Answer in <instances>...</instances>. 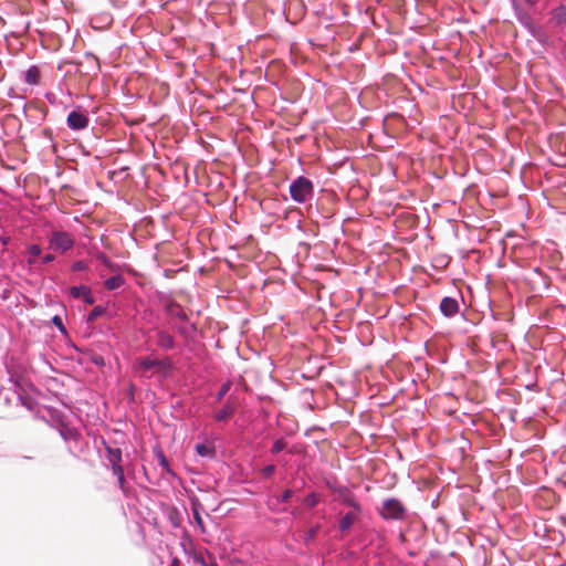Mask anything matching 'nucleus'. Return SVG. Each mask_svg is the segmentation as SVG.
Instances as JSON below:
<instances>
[{"label": "nucleus", "mask_w": 566, "mask_h": 566, "mask_svg": "<svg viewBox=\"0 0 566 566\" xmlns=\"http://www.w3.org/2000/svg\"><path fill=\"white\" fill-rule=\"evenodd\" d=\"M195 450L202 458H208V459L216 458V444L212 439H205L203 441L198 442L195 446Z\"/></svg>", "instance_id": "6"}, {"label": "nucleus", "mask_w": 566, "mask_h": 566, "mask_svg": "<svg viewBox=\"0 0 566 566\" xmlns=\"http://www.w3.org/2000/svg\"><path fill=\"white\" fill-rule=\"evenodd\" d=\"M231 388V382H226L221 386L219 392H218V398L221 399Z\"/></svg>", "instance_id": "26"}, {"label": "nucleus", "mask_w": 566, "mask_h": 566, "mask_svg": "<svg viewBox=\"0 0 566 566\" xmlns=\"http://www.w3.org/2000/svg\"><path fill=\"white\" fill-rule=\"evenodd\" d=\"M52 321L61 332H65L62 318L60 316L55 315Z\"/></svg>", "instance_id": "29"}, {"label": "nucleus", "mask_w": 566, "mask_h": 566, "mask_svg": "<svg viewBox=\"0 0 566 566\" xmlns=\"http://www.w3.org/2000/svg\"><path fill=\"white\" fill-rule=\"evenodd\" d=\"M29 263L33 264L34 263L33 259H29Z\"/></svg>", "instance_id": "38"}, {"label": "nucleus", "mask_w": 566, "mask_h": 566, "mask_svg": "<svg viewBox=\"0 0 566 566\" xmlns=\"http://www.w3.org/2000/svg\"><path fill=\"white\" fill-rule=\"evenodd\" d=\"M40 72L35 66L30 67L25 73V82L31 85L39 83Z\"/></svg>", "instance_id": "15"}, {"label": "nucleus", "mask_w": 566, "mask_h": 566, "mask_svg": "<svg viewBox=\"0 0 566 566\" xmlns=\"http://www.w3.org/2000/svg\"><path fill=\"white\" fill-rule=\"evenodd\" d=\"M313 192L314 187L312 181L304 176L297 177L290 185L291 198L297 203H304L310 200L313 196Z\"/></svg>", "instance_id": "1"}, {"label": "nucleus", "mask_w": 566, "mask_h": 566, "mask_svg": "<svg viewBox=\"0 0 566 566\" xmlns=\"http://www.w3.org/2000/svg\"><path fill=\"white\" fill-rule=\"evenodd\" d=\"M97 260L111 270H115L116 268V265L104 253L98 254Z\"/></svg>", "instance_id": "20"}, {"label": "nucleus", "mask_w": 566, "mask_h": 566, "mask_svg": "<svg viewBox=\"0 0 566 566\" xmlns=\"http://www.w3.org/2000/svg\"><path fill=\"white\" fill-rule=\"evenodd\" d=\"M170 313L176 315L177 317H179L182 321H187L188 319L186 313L178 305L171 306L170 307Z\"/></svg>", "instance_id": "21"}, {"label": "nucleus", "mask_w": 566, "mask_h": 566, "mask_svg": "<svg viewBox=\"0 0 566 566\" xmlns=\"http://www.w3.org/2000/svg\"><path fill=\"white\" fill-rule=\"evenodd\" d=\"M105 313V308L101 305L98 306H95L91 313L88 314L87 316V322L88 323H92L94 322L97 317L102 316L103 314Z\"/></svg>", "instance_id": "17"}, {"label": "nucleus", "mask_w": 566, "mask_h": 566, "mask_svg": "<svg viewBox=\"0 0 566 566\" xmlns=\"http://www.w3.org/2000/svg\"><path fill=\"white\" fill-rule=\"evenodd\" d=\"M60 432L64 439L74 438L77 436V430L75 427H61Z\"/></svg>", "instance_id": "18"}, {"label": "nucleus", "mask_w": 566, "mask_h": 566, "mask_svg": "<svg viewBox=\"0 0 566 566\" xmlns=\"http://www.w3.org/2000/svg\"><path fill=\"white\" fill-rule=\"evenodd\" d=\"M318 503V497L315 493H311L308 494L305 499H304V504L308 507H314L316 506Z\"/></svg>", "instance_id": "19"}, {"label": "nucleus", "mask_w": 566, "mask_h": 566, "mask_svg": "<svg viewBox=\"0 0 566 566\" xmlns=\"http://www.w3.org/2000/svg\"><path fill=\"white\" fill-rule=\"evenodd\" d=\"M54 259H55V256L53 254L49 253L43 256L42 262L50 263V262L54 261Z\"/></svg>", "instance_id": "32"}, {"label": "nucleus", "mask_w": 566, "mask_h": 566, "mask_svg": "<svg viewBox=\"0 0 566 566\" xmlns=\"http://www.w3.org/2000/svg\"><path fill=\"white\" fill-rule=\"evenodd\" d=\"M286 447V442L283 439H277L272 446V452L279 453Z\"/></svg>", "instance_id": "22"}, {"label": "nucleus", "mask_w": 566, "mask_h": 566, "mask_svg": "<svg viewBox=\"0 0 566 566\" xmlns=\"http://www.w3.org/2000/svg\"><path fill=\"white\" fill-rule=\"evenodd\" d=\"M538 0H526L527 3L530 4H535Z\"/></svg>", "instance_id": "37"}, {"label": "nucleus", "mask_w": 566, "mask_h": 566, "mask_svg": "<svg viewBox=\"0 0 566 566\" xmlns=\"http://www.w3.org/2000/svg\"><path fill=\"white\" fill-rule=\"evenodd\" d=\"M117 481H118V484H119L120 489H123V490H124V485H125V475L123 474V475L118 476V478H117Z\"/></svg>", "instance_id": "33"}, {"label": "nucleus", "mask_w": 566, "mask_h": 566, "mask_svg": "<svg viewBox=\"0 0 566 566\" xmlns=\"http://www.w3.org/2000/svg\"><path fill=\"white\" fill-rule=\"evenodd\" d=\"M168 360H158L144 358L139 360V369L143 374L148 373L151 369H156L158 371H165L169 367Z\"/></svg>", "instance_id": "5"}, {"label": "nucleus", "mask_w": 566, "mask_h": 566, "mask_svg": "<svg viewBox=\"0 0 566 566\" xmlns=\"http://www.w3.org/2000/svg\"><path fill=\"white\" fill-rule=\"evenodd\" d=\"M232 412H233V408L230 406H226L216 413V419H217V421H226V420H228L229 416Z\"/></svg>", "instance_id": "16"}, {"label": "nucleus", "mask_w": 566, "mask_h": 566, "mask_svg": "<svg viewBox=\"0 0 566 566\" xmlns=\"http://www.w3.org/2000/svg\"><path fill=\"white\" fill-rule=\"evenodd\" d=\"M200 563H201L202 566H217V564H214V563L208 564L203 559H200Z\"/></svg>", "instance_id": "36"}, {"label": "nucleus", "mask_w": 566, "mask_h": 566, "mask_svg": "<svg viewBox=\"0 0 566 566\" xmlns=\"http://www.w3.org/2000/svg\"><path fill=\"white\" fill-rule=\"evenodd\" d=\"M108 452V460L112 464H120L122 450L119 448L106 447Z\"/></svg>", "instance_id": "14"}, {"label": "nucleus", "mask_w": 566, "mask_h": 566, "mask_svg": "<svg viewBox=\"0 0 566 566\" xmlns=\"http://www.w3.org/2000/svg\"><path fill=\"white\" fill-rule=\"evenodd\" d=\"M275 472V467L273 464L266 465L262 469V474L265 478H270Z\"/></svg>", "instance_id": "27"}, {"label": "nucleus", "mask_w": 566, "mask_h": 566, "mask_svg": "<svg viewBox=\"0 0 566 566\" xmlns=\"http://www.w3.org/2000/svg\"><path fill=\"white\" fill-rule=\"evenodd\" d=\"M125 283V279L120 274L111 276L104 282V286L108 291H114L122 287Z\"/></svg>", "instance_id": "11"}, {"label": "nucleus", "mask_w": 566, "mask_h": 566, "mask_svg": "<svg viewBox=\"0 0 566 566\" xmlns=\"http://www.w3.org/2000/svg\"><path fill=\"white\" fill-rule=\"evenodd\" d=\"M157 344L161 348L170 349L175 345L174 337L165 331H158L157 332Z\"/></svg>", "instance_id": "9"}, {"label": "nucleus", "mask_w": 566, "mask_h": 566, "mask_svg": "<svg viewBox=\"0 0 566 566\" xmlns=\"http://www.w3.org/2000/svg\"><path fill=\"white\" fill-rule=\"evenodd\" d=\"M292 496L291 490H285L282 494V496L276 499V502H287Z\"/></svg>", "instance_id": "30"}, {"label": "nucleus", "mask_w": 566, "mask_h": 566, "mask_svg": "<svg viewBox=\"0 0 566 566\" xmlns=\"http://www.w3.org/2000/svg\"><path fill=\"white\" fill-rule=\"evenodd\" d=\"M379 513L386 520H402L406 514V507L399 500L388 499L382 502Z\"/></svg>", "instance_id": "3"}, {"label": "nucleus", "mask_w": 566, "mask_h": 566, "mask_svg": "<svg viewBox=\"0 0 566 566\" xmlns=\"http://www.w3.org/2000/svg\"><path fill=\"white\" fill-rule=\"evenodd\" d=\"M317 531H318V526H315V527L310 528V530L305 533L304 541H305V542L312 541V539L316 536Z\"/></svg>", "instance_id": "24"}, {"label": "nucleus", "mask_w": 566, "mask_h": 566, "mask_svg": "<svg viewBox=\"0 0 566 566\" xmlns=\"http://www.w3.org/2000/svg\"><path fill=\"white\" fill-rule=\"evenodd\" d=\"M191 511H192V516H193V520H195L196 524L201 530V532L205 533L206 528H205L203 521H202V517H201V514H200L201 504L198 501L192 502Z\"/></svg>", "instance_id": "12"}, {"label": "nucleus", "mask_w": 566, "mask_h": 566, "mask_svg": "<svg viewBox=\"0 0 566 566\" xmlns=\"http://www.w3.org/2000/svg\"><path fill=\"white\" fill-rule=\"evenodd\" d=\"M29 254L32 256V258H36L41 254L42 250H41V247L38 245V244H32L31 247H29V250H28Z\"/></svg>", "instance_id": "23"}, {"label": "nucleus", "mask_w": 566, "mask_h": 566, "mask_svg": "<svg viewBox=\"0 0 566 566\" xmlns=\"http://www.w3.org/2000/svg\"><path fill=\"white\" fill-rule=\"evenodd\" d=\"M67 126L73 130H81L88 126V117L81 112L73 111L67 115Z\"/></svg>", "instance_id": "4"}, {"label": "nucleus", "mask_w": 566, "mask_h": 566, "mask_svg": "<svg viewBox=\"0 0 566 566\" xmlns=\"http://www.w3.org/2000/svg\"><path fill=\"white\" fill-rule=\"evenodd\" d=\"M70 293L75 298L83 297L85 303H87V304L94 303V298H93L91 291L87 286H84V285L73 286V287H71Z\"/></svg>", "instance_id": "8"}, {"label": "nucleus", "mask_w": 566, "mask_h": 566, "mask_svg": "<svg viewBox=\"0 0 566 566\" xmlns=\"http://www.w3.org/2000/svg\"><path fill=\"white\" fill-rule=\"evenodd\" d=\"M48 241L49 248L60 253L69 251L75 243L74 238L69 232L59 230L52 231Z\"/></svg>", "instance_id": "2"}, {"label": "nucleus", "mask_w": 566, "mask_h": 566, "mask_svg": "<svg viewBox=\"0 0 566 566\" xmlns=\"http://www.w3.org/2000/svg\"><path fill=\"white\" fill-rule=\"evenodd\" d=\"M357 514L354 512H348L340 521H339V530L342 532H346L354 524Z\"/></svg>", "instance_id": "13"}, {"label": "nucleus", "mask_w": 566, "mask_h": 566, "mask_svg": "<svg viewBox=\"0 0 566 566\" xmlns=\"http://www.w3.org/2000/svg\"><path fill=\"white\" fill-rule=\"evenodd\" d=\"M440 311L443 315L452 317L459 312V303L455 298L446 296L440 303Z\"/></svg>", "instance_id": "7"}, {"label": "nucleus", "mask_w": 566, "mask_h": 566, "mask_svg": "<svg viewBox=\"0 0 566 566\" xmlns=\"http://www.w3.org/2000/svg\"><path fill=\"white\" fill-rule=\"evenodd\" d=\"M158 461H159V464L163 467V468H168V460L167 458L164 455L163 452H159L158 453Z\"/></svg>", "instance_id": "31"}, {"label": "nucleus", "mask_w": 566, "mask_h": 566, "mask_svg": "<svg viewBox=\"0 0 566 566\" xmlns=\"http://www.w3.org/2000/svg\"><path fill=\"white\" fill-rule=\"evenodd\" d=\"M316 428L322 429L321 427H313V428L307 429V430L304 432V434H305V436H310V433H311L314 429H316Z\"/></svg>", "instance_id": "35"}, {"label": "nucleus", "mask_w": 566, "mask_h": 566, "mask_svg": "<svg viewBox=\"0 0 566 566\" xmlns=\"http://www.w3.org/2000/svg\"><path fill=\"white\" fill-rule=\"evenodd\" d=\"M87 269V264L84 261H76L72 264V270L75 272L84 271Z\"/></svg>", "instance_id": "25"}, {"label": "nucleus", "mask_w": 566, "mask_h": 566, "mask_svg": "<svg viewBox=\"0 0 566 566\" xmlns=\"http://www.w3.org/2000/svg\"><path fill=\"white\" fill-rule=\"evenodd\" d=\"M170 566H180V560H179L177 557H175V558L171 560Z\"/></svg>", "instance_id": "34"}, {"label": "nucleus", "mask_w": 566, "mask_h": 566, "mask_svg": "<svg viewBox=\"0 0 566 566\" xmlns=\"http://www.w3.org/2000/svg\"><path fill=\"white\" fill-rule=\"evenodd\" d=\"M113 474L118 478L124 474L123 467L120 464H112Z\"/></svg>", "instance_id": "28"}, {"label": "nucleus", "mask_w": 566, "mask_h": 566, "mask_svg": "<svg viewBox=\"0 0 566 566\" xmlns=\"http://www.w3.org/2000/svg\"><path fill=\"white\" fill-rule=\"evenodd\" d=\"M339 496L342 497L343 503L353 507L356 511V513L360 511L359 504L355 500L354 495L347 489L340 490Z\"/></svg>", "instance_id": "10"}]
</instances>
